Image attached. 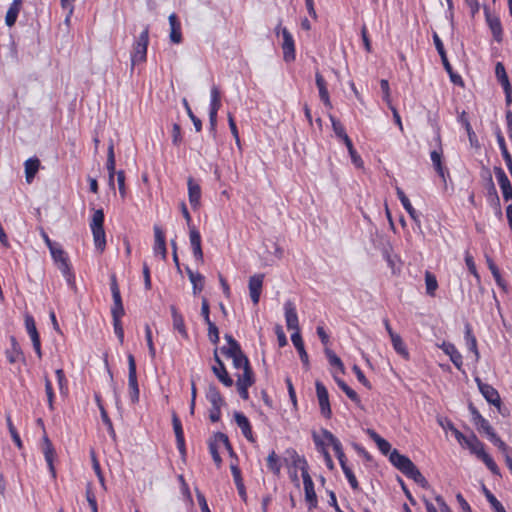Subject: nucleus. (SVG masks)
Wrapping results in <instances>:
<instances>
[{"label": "nucleus", "instance_id": "obj_41", "mask_svg": "<svg viewBox=\"0 0 512 512\" xmlns=\"http://www.w3.org/2000/svg\"><path fill=\"white\" fill-rule=\"evenodd\" d=\"M40 161L37 158H30L25 161L26 181L31 183L39 169Z\"/></svg>", "mask_w": 512, "mask_h": 512}, {"label": "nucleus", "instance_id": "obj_24", "mask_svg": "<svg viewBox=\"0 0 512 512\" xmlns=\"http://www.w3.org/2000/svg\"><path fill=\"white\" fill-rule=\"evenodd\" d=\"M315 82H316L317 88L319 90V97H320L321 101L323 102L325 107L331 109L332 104H331L329 92L327 89V83H326L324 77L319 72H316V74H315Z\"/></svg>", "mask_w": 512, "mask_h": 512}, {"label": "nucleus", "instance_id": "obj_17", "mask_svg": "<svg viewBox=\"0 0 512 512\" xmlns=\"http://www.w3.org/2000/svg\"><path fill=\"white\" fill-rule=\"evenodd\" d=\"M284 310L287 328L289 330H294V332H300L298 315L294 304L291 301H287L284 304Z\"/></svg>", "mask_w": 512, "mask_h": 512}, {"label": "nucleus", "instance_id": "obj_10", "mask_svg": "<svg viewBox=\"0 0 512 512\" xmlns=\"http://www.w3.org/2000/svg\"><path fill=\"white\" fill-rule=\"evenodd\" d=\"M214 361L216 365L212 367L213 373L223 385L231 387L233 385V379L228 374L223 361L218 355L217 349L214 351Z\"/></svg>", "mask_w": 512, "mask_h": 512}, {"label": "nucleus", "instance_id": "obj_49", "mask_svg": "<svg viewBox=\"0 0 512 512\" xmlns=\"http://www.w3.org/2000/svg\"><path fill=\"white\" fill-rule=\"evenodd\" d=\"M345 146L347 147L348 149V152H349V155L351 157V161L352 163L357 167V168H361L363 167V160L362 158L360 157V155L357 153V151L354 149V146H353V143L351 141V139H346V141L344 142Z\"/></svg>", "mask_w": 512, "mask_h": 512}, {"label": "nucleus", "instance_id": "obj_51", "mask_svg": "<svg viewBox=\"0 0 512 512\" xmlns=\"http://www.w3.org/2000/svg\"><path fill=\"white\" fill-rule=\"evenodd\" d=\"M267 467L275 475H279L280 470H281V464H280V461H279V457L277 456L275 451H272L268 455V457H267Z\"/></svg>", "mask_w": 512, "mask_h": 512}, {"label": "nucleus", "instance_id": "obj_48", "mask_svg": "<svg viewBox=\"0 0 512 512\" xmlns=\"http://www.w3.org/2000/svg\"><path fill=\"white\" fill-rule=\"evenodd\" d=\"M406 477L412 479L415 483L420 485L422 488H428L429 483L426 478L421 474L416 465L410 470Z\"/></svg>", "mask_w": 512, "mask_h": 512}, {"label": "nucleus", "instance_id": "obj_56", "mask_svg": "<svg viewBox=\"0 0 512 512\" xmlns=\"http://www.w3.org/2000/svg\"><path fill=\"white\" fill-rule=\"evenodd\" d=\"M325 355H326L328 362L331 366L337 367L341 373L345 372L342 360L332 350L326 348Z\"/></svg>", "mask_w": 512, "mask_h": 512}, {"label": "nucleus", "instance_id": "obj_23", "mask_svg": "<svg viewBox=\"0 0 512 512\" xmlns=\"http://www.w3.org/2000/svg\"><path fill=\"white\" fill-rule=\"evenodd\" d=\"M291 341H292L293 345L295 346L296 350L298 351L300 359H301L305 369L308 370L310 367L309 357L305 350L304 343H303L300 332H293L291 335Z\"/></svg>", "mask_w": 512, "mask_h": 512}, {"label": "nucleus", "instance_id": "obj_58", "mask_svg": "<svg viewBox=\"0 0 512 512\" xmlns=\"http://www.w3.org/2000/svg\"><path fill=\"white\" fill-rule=\"evenodd\" d=\"M479 459H481L485 463L487 468L494 475L501 476L499 467L497 466V464L495 463V461L492 459V457L489 454H487L486 452L482 453V456Z\"/></svg>", "mask_w": 512, "mask_h": 512}, {"label": "nucleus", "instance_id": "obj_2", "mask_svg": "<svg viewBox=\"0 0 512 512\" xmlns=\"http://www.w3.org/2000/svg\"><path fill=\"white\" fill-rule=\"evenodd\" d=\"M148 44L149 27L146 26L133 44V51L131 53V70L134 69L136 64L146 61Z\"/></svg>", "mask_w": 512, "mask_h": 512}, {"label": "nucleus", "instance_id": "obj_59", "mask_svg": "<svg viewBox=\"0 0 512 512\" xmlns=\"http://www.w3.org/2000/svg\"><path fill=\"white\" fill-rule=\"evenodd\" d=\"M221 352L229 358L243 353L240 344L235 341L229 345V347H222Z\"/></svg>", "mask_w": 512, "mask_h": 512}, {"label": "nucleus", "instance_id": "obj_46", "mask_svg": "<svg viewBox=\"0 0 512 512\" xmlns=\"http://www.w3.org/2000/svg\"><path fill=\"white\" fill-rule=\"evenodd\" d=\"M219 443H221V442L219 440H216L215 434L213 435V438H211L208 442L209 452H210V454L213 458V461L217 467H220L222 464V458L218 451Z\"/></svg>", "mask_w": 512, "mask_h": 512}, {"label": "nucleus", "instance_id": "obj_12", "mask_svg": "<svg viewBox=\"0 0 512 512\" xmlns=\"http://www.w3.org/2000/svg\"><path fill=\"white\" fill-rule=\"evenodd\" d=\"M494 173L498 181V184L502 190L504 200H512V185L506 173L500 166L494 167Z\"/></svg>", "mask_w": 512, "mask_h": 512}, {"label": "nucleus", "instance_id": "obj_32", "mask_svg": "<svg viewBox=\"0 0 512 512\" xmlns=\"http://www.w3.org/2000/svg\"><path fill=\"white\" fill-rule=\"evenodd\" d=\"M465 341L469 351H471L475 356V361H478L480 358V354L477 348V340L476 337L472 333V329L470 324L465 325Z\"/></svg>", "mask_w": 512, "mask_h": 512}, {"label": "nucleus", "instance_id": "obj_26", "mask_svg": "<svg viewBox=\"0 0 512 512\" xmlns=\"http://www.w3.org/2000/svg\"><path fill=\"white\" fill-rule=\"evenodd\" d=\"M469 411L472 415V421L478 430H482L484 433L491 430L489 422L479 413L478 409L473 405L472 402L468 405Z\"/></svg>", "mask_w": 512, "mask_h": 512}, {"label": "nucleus", "instance_id": "obj_25", "mask_svg": "<svg viewBox=\"0 0 512 512\" xmlns=\"http://www.w3.org/2000/svg\"><path fill=\"white\" fill-rule=\"evenodd\" d=\"M443 352L450 357L451 362L455 365L458 370H461L463 361L462 355L457 350L454 344L444 342L441 345Z\"/></svg>", "mask_w": 512, "mask_h": 512}, {"label": "nucleus", "instance_id": "obj_20", "mask_svg": "<svg viewBox=\"0 0 512 512\" xmlns=\"http://www.w3.org/2000/svg\"><path fill=\"white\" fill-rule=\"evenodd\" d=\"M234 419L238 427L241 429L242 434L249 442H255L252 427L248 418L241 412L234 413Z\"/></svg>", "mask_w": 512, "mask_h": 512}, {"label": "nucleus", "instance_id": "obj_21", "mask_svg": "<svg viewBox=\"0 0 512 512\" xmlns=\"http://www.w3.org/2000/svg\"><path fill=\"white\" fill-rule=\"evenodd\" d=\"M303 478V484H304V491H305V499L309 504V509H313L317 507V495L314 490V483L312 481V478L310 475H304Z\"/></svg>", "mask_w": 512, "mask_h": 512}, {"label": "nucleus", "instance_id": "obj_11", "mask_svg": "<svg viewBox=\"0 0 512 512\" xmlns=\"http://www.w3.org/2000/svg\"><path fill=\"white\" fill-rule=\"evenodd\" d=\"M484 13L487 25L489 26L493 38L495 41L500 43L503 40V29L502 24L498 16L493 15L488 7H484Z\"/></svg>", "mask_w": 512, "mask_h": 512}, {"label": "nucleus", "instance_id": "obj_50", "mask_svg": "<svg viewBox=\"0 0 512 512\" xmlns=\"http://www.w3.org/2000/svg\"><path fill=\"white\" fill-rule=\"evenodd\" d=\"M6 423H7V427H8V430H9V433L11 435L13 442L19 449H22L23 448L22 440H21L15 426L13 425L11 416L9 414L6 415Z\"/></svg>", "mask_w": 512, "mask_h": 512}, {"label": "nucleus", "instance_id": "obj_40", "mask_svg": "<svg viewBox=\"0 0 512 512\" xmlns=\"http://www.w3.org/2000/svg\"><path fill=\"white\" fill-rule=\"evenodd\" d=\"M231 472H232V475H233V478H234V481H235V484H236V487H237V490H238V493H239L240 497L244 501H246L247 494H246L245 486H244V483H243V480H242V477H241L240 469L238 468L237 465L232 464L231 465Z\"/></svg>", "mask_w": 512, "mask_h": 512}, {"label": "nucleus", "instance_id": "obj_15", "mask_svg": "<svg viewBox=\"0 0 512 512\" xmlns=\"http://www.w3.org/2000/svg\"><path fill=\"white\" fill-rule=\"evenodd\" d=\"M189 240L195 260L203 262V250L201 246V235L195 226L190 227Z\"/></svg>", "mask_w": 512, "mask_h": 512}, {"label": "nucleus", "instance_id": "obj_52", "mask_svg": "<svg viewBox=\"0 0 512 512\" xmlns=\"http://www.w3.org/2000/svg\"><path fill=\"white\" fill-rule=\"evenodd\" d=\"M425 284H426V293L429 296H434L435 291L438 288V283L436 277L429 271L425 273Z\"/></svg>", "mask_w": 512, "mask_h": 512}, {"label": "nucleus", "instance_id": "obj_30", "mask_svg": "<svg viewBox=\"0 0 512 512\" xmlns=\"http://www.w3.org/2000/svg\"><path fill=\"white\" fill-rule=\"evenodd\" d=\"M396 194H397L398 199L400 200L402 206L409 214V216L414 220V222L419 224L420 223L419 216H418L416 210L413 208L410 200L408 199V197L406 196L404 191L401 188L396 187Z\"/></svg>", "mask_w": 512, "mask_h": 512}, {"label": "nucleus", "instance_id": "obj_4", "mask_svg": "<svg viewBox=\"0 0 512 512\" xmlns=\"http://www.w3.org/2000/svg\"><path fill=\"white\" fill-rule=\"evenodd\" d=\"M127 359L129 396L132 403H137L139 401L140 391L137 380L136 361L132 354H128Z\"/></svg>", "mask_w": 512, "mask_h": 512}, {"label": "nucleus", "instance_id": "obj_9", "mask_svg": "<svg viewBox=\"0 0 512 512\" xmlns=\"http://www.w3.org/2000/svg\"><path fill=\"white\" fill-rule=\"evenodd\" d=\"M42 452L48 465L49 472L53 479L56 478V469L54 467V459L56 457V451L53 447L52 442L46 434L42 438Z\"/></svg>", "mask_w": 512, "mask_h": 512}, {"label": "nucleus", "instance_id": "obj_36", "mask_svg": "<svg viewBox=\"0 0 512 512\" xmlns=\"http://www.w3.org/2000/svg\"><path fill=\"white\" fill-rule=\"evenodd\" d=\"M11 348L6 350V357L10 363L17 362L23 355L21 347L14 336L10 337Z\"/></svg>", "mask_w": 512, "mask_h": 512}, {"label": "nucleus", "instance_id": "obj_6", "mask_svg": "<svg viewBox=\"0 0 512 512\" xmlns=\"http://www.w3.org/2000/svg\"><path fill=\"white\" fill-rule=\"evenodd\" d=\"M110 289L113 298V306L111 307V315L112 317L118 316L122 317L125 314V310L122 303L120 289L117 283L116 276L113 274L111 276Z\"/></svg>", "mask_w": 512, "mask_h": 512}, {"label": "nucleus", "instance_id": "obj_38", "mask_svg": "<svg viewBox=\"0 0 512 512\" xmlns=\"http://www.w3.org/2000/svg\"><path fill=\"white\" fill-rule=\"evenodd\" d=\"M430 157L436 173L445 181L446 169L442 164V151L433 150L430 153Z\"/></svg>", "mask_w": 512, "mask_h": 512}, {"label": "nucleus", "instance_id": "obj_45", "mask_svg": "<svg viewBox=\"0 0 512 512\" xmlns=\"http://www.w3.org/2000/svg\"><path fill=\"white\" fill-rule=\"evenodd\" d=\"M482 491L487 499V501L490 503L491 507L493 508L494 512H506L504 506L501 504L500 501L491 493V491L483 484L482 485Z\"/></svg>", "mask_w": 512, "mask_h": 512}, {"label": "nucleus", "instance_id": "obj_33", "mask_svg": "<svg viewBox=\"0 0 512 512\" xmlns=\"http://www.w3.org/2000/svg\"><path fill=\"white\" fill-rule=\"evenodd\" d=\"M206 398L211 406H223L225 401L215 384H210L206 391Z\"/></svg>", "mask_w": 512, "mask_h": 512}, {"label": "nucleus", "instance_id": "obj_13", "mask_svg": "<svg viewBox=\"0 0 512 512\" xmlns=\"http://www.w3.org/2000/svg\"><path fill=\"white\" fill-rule=\"evenodd\" d=\"M254 382L255 379L253 371L243 372L242 375H238L236 386L238 393L243 400H247L249 398L248 388L251 387Z\"/></svg>", "mask_w": 512, "mask_h": 512}, {"label": "nucleus", "instance_id": "obj_61", "mask_svg": "<svg viewBox=\"0 0 512 512\" xmlns=\"http://www.w3.org/2000/svg\"><path fill=\"white\" fill-rule=\"evenodd\" d=\"M183 104H184V107L187 111L189 118L191 119V121L194 124L195 130L197 132H200L202 130V121L197 116L194 115V113L191 110L189 103L186 99H183Z\"/></svg>", "mask_w": 512, "mask_h": 512}, {"label": "nucleus", "instance_id": "obj_39", "mask_svg": "<svg viewBox=\"0 0 512 512\" xmlns=\"http://www.w3.org/2000/svg\"><path fill=\"white\" fill-rule=\"evenodd\" d=\"M433 42L435 44V47H436V50H437L438 54L440 55L442 64L444 66V69L446 71H449L451 64H450V62H449V60L447 58L443 42L441 41L440 37L438 36V34L436 32L433 33Z\"/></svg>", "mask_w": 512, "mask_h": 512}, {"label": "nucleus", "instance_id": "obj_64", "mask_svg": "<svg viewBox=\"0 0 512 512\" xmlns=\"http://www.w3.org/2000/svg\"><path fill=\"white\" fill-rule=\"evenodd\" d=\"M113 318V326H114V332L120 342V344H123L124 342V329L121 323V317L115 316Z\"/></svg>", "mask_w": 512, "mask_h": 512}, {"label": "nucleus", "instance_id": "obj_35", "mask_svg": "<svg viewBox=\"0 0 512 512\" xmlns=\"http://www.w3.org/2000/svg\"><path fill=\"white\" fill-rule=\"evenodd\" d=\"M21 4V0H14L11 3L5 17V23L8 27H12L15 24L20 11Z\"/></svg>", "mask_w": 512, "mask_h": 512}, {"label": "nucleus", "instance_id": "obj_60", "mask_svg": "<svg viewBox=\"0 0 512 512\" xmlns=\"http://www.w3.org/2000/svg\"><path fill=\"white\" fill-rule=\"evenodd\" d=\"M25 326L31 339L40 337L36 328L35 321L31 315H26Z\"/></svg>", "mask_w": 512, "mask_h": 512}, {"label": "nucleus", "instance_id": "obj_28", "mask_svg": "<svg viewBox=\"0 0 512 512\" xmlns=\"http://www.w3.org/2000/svg\"><path fill=\"white\" fill-rule=\"evenodd\" d=\"M169 25H170V35L169 38L171 42L175 44H179L182 41V33H181V23L178 20L176 14L172 13L169 16Z\"/></svg>", "mask_w": 512, "mask_h": 512}, {"label": "nucleus", "instance_id": "obj_31", "mask_svg": "<svg viewBox=\"0 0 512 512\" xmlns=\"http://www.w3.org/2000/svg\"><path fill=\"white\" fill-rule=\"evenodd\" d=\"M367 435L376 443L378 449L384 455H390L391 453V445L390 443L382 438L375 430L367 429Z\"/></svg>", "mask_w": 512, "mask_h": 512}, {"label": "nucleus", "instance_id": "obj_55", "mask_svg": "<svg viewBox=\"0 0 512 512\" xmlns=\"http://www.w3.org/2000/svg\"><path fill=\"white\" fill-rule=\"evenodd\" d=\"M330 120H331V123H332L333 131H334V133L336 134V136L338 138L343 140V142H345L346 139H350L349 136L347 135L343 125L340 123L339 120H337L332 115H330Z\"/></svg>", "mask_w": 512, "mask_h": 512}, {"label": "nucleus", "instance_id": "obj_57", "mask_svg": "<svg viewBox=\"0 0 512 512\" xmlns=\"http://www.w3.org/2000/svg\"><path fill=\"white\" fill-rule=\"evenodd\" d=\"M488 267L499 287H501L503 290H506L507 285L506 282L501 277L500 271L498 267L495 265V263L492 260H488Z\"/></svg>", "mask_w": 512, "mask_h": 512}, {"label": "nucleus", "instance_id": "obj_37", "mask_svg": "<svg viewBox=\"0 0 512 512\" xmlns=\"http://www.w3.org/2000/svg\"><path fill=\"white\" fill-rule=\"evenodd\" d=\"M96 249L102 253L106 247V235L104 227L91 228Z\"/></svg>", "mask_w": 512, "mask_h": 512}, {"label": "nucleus", "instance_id": "obj_8", "mask_svg": "<svg viewBox=\"0 0 512 512\" xmlns=\"http://www.w3.org/2000/svg\"><path fill=\"white\" fill-rule=\"evenodd\" d=\"M389 461L405 476L415 466V464L405 455L400 454L397 449H393L389 455Z\"/></svg>", "mask_w": 512, "mask_h": 512}, {"label": "nucleus", "instance_id": "obj_53", "mask_svg": "<svg viewBox=\"0 0 512 512\" xmlns=\"http://www.w3.org/2000/svg\"><path fill=\"white\" fill-rule=\"evenodd\" d=\"M495 74L502 87L511 85L505 67L501 62H497L495 66Z\"/></svg>", "mask_w": 512, "mask_h": 512}, {"label": "nucleus", "instance_id": "obj_44", "mask_svg": "<svg viewBox=\"0 0 512 512\" xmlns=\"http://www.w3.org/2000/svg\"><path fill=\"white\" fill-rule=\"evenodd\" d=\"M391 342H392V346H393L394 350L400 356H402L406 360L409 359V352H408L406 345L400 335H398V334L392 335Z\"/></svg>", "mask_w": 512, "mask_h": 512}, {"label": "nucleus", "instance_id": "obj_22", "mask_svg": "<svg viewBox=\"0 0 512 512\" xmlns=\"http://www.w3.org/2000/svg\"><path fill=\"white\" fill-rule=\"evenodd\" d=\"M462 444H465L471 453L475 454L478 458L482 456V453L486 452L484 444L473 432L469 436H465V439H462Z\"/></svg>", "mask_w": 512, "mask_h": 512}, {"label": "nucleus", "instance_id": "obj_42", "mask_svg": "<svg viewBox=\"0 0 512 512\" xmlns=\"http://www.w3.org/2000/svg\"><path fill=\"white\" fill-rule=\"evenodd\" d=\"M313 441H314L315 445L317 446V448L322 452L327 468L329 470H333L335 466H334L333 460L331 458V455L324 447V442L320 439V437L316 433H313Z\"/></svg>", "mask_w": 512, "mask_h": 512}, {"label": "nucleus", "instance_id": "obj_63", "mask_svg": "<svg viewBox=\"0 0 512 512\" xmlns=\"http://www.w3.org/2000/svg\"><path fill=\"white\" fill-rule=\"evenodd\" d=\"M342 470H343V473L345 474V477L347 478L351 488L353 490H358L359 489V483H358V481L356 479L355 474L351 470V468L347 465V466H344L342 468Z\"/></svg>", "mask_w": 512, "mask_h": 512}, {"label": "nucleus", "instance_id": "obj_43", "mask_svg": "<svg viewBox=\"0 0 512 512\" xmlns=\"http://www.w3.org/2000/svg\"><path fill=\"white\" fill-rule=\"evenodd\" d=\"M334 380L337 383L338 387L346 394V396L353 401L356 404H360V398L358 394L350 388L344 380L341 378H338L337 376H334Z\"/></svg>", "mask_w": 512, "mask_h": 512}, {"label": "nucleus", "instance_id": "obj_7", "mask_svg": "<svg viewBox=\"0 0 512 512\" xmlns=\"http://www.w3.org/2000/svg\"><path fill=\"white\" fill-rule=\"evenodd\" d=\"M315 387H316V394H317L321 414L326 419H329V418H331L332 411H331V407H330L328 391H327L325 385L320 381L315 382Z\"/></svg>", "mask_w": 512, "mask_h": 512}, {"label": "nucleus", "instance_id": "obj_5", "mask_svg": "<svg viewBox=\"0 0 512 512\" xmlns=\"http://www.w3.org/2000/svg\"><path fill=\"white\" fill-rule=\"evenodd\" d=\"M475 382L486 401L495 406L498 411L501 412V398L498 391L490 384L482 382L479 377L475 378Z\"/></svg>", "mask_w": 512, "mask_h": 512}, {"label": "nucleus", "instance_id": "obj_3", "mask_svg": "<svg viewBox=\"0 0 512 512\" xmlns=\"http://www.w3.org/2000/svg\"><path fill=\"white\" fill-rule=\"evenodd\" d=\"M109 185L114 186V175L117 174V182L120 194L124 197L125 195V173L123 170L118 172L115 171V154L114 145L110 143L107 150V163H106Z\"/></svg>", "mask_w": 512, "mask_h": 512}, {"label": "nucleus", "instance_id": "obj_14", "mask_svg": "<svg viewBox=\"0 0 512 512\" xmlns=\"http://www.w3.org/2000/svg\"><path fill=\"white\" fill-rule=\"evenodd\" d=\"M282 37H283V58L286 62H291L295 60V45L294 39L291 33L287 30V28L282 29Z\"/></svg>", "mask_w": 512, "mask_h": 512}, {"label": "nucleus", "instance_id": "obj_27", "mask_svg": "<svg viewBox=\"0 0 512 512\" xmlns=\"http://www.w3.org/2000/svg\"><path fill=\"white\" fill-rule=\"evenodd\" d=\"M188 195L191 206L196 209L200 205L201 188L199 184L190 177L188 179Z\"/></svg>", "mask_w": 512, "mask_h": 512}, {"label": "nucleus", "instance_id": "obj_47", "mask_svg": "<svg viewBox=\"0 0 512 512\" xmlns=\"http://www.w3.org/2000/svg\"><path fill=\"white\" fill-rule=\"evenodd\" d=\"M232 360H233V366L236 369L242 368L243 372H251V371H253L251 366H250L249 359L247 358V356L244 353H241L239 355H236V356L232 357Z\"/></svg>", "mask_w": 512, "mask_h": 512}, {"label": "nucleus", "instance_id": "obj_62", "mask_svg": "<svg viewBox=\"0 0 512 512\" xmlns=\"http://www.w3.org/2000/svg\"><path fill=\"white\" fill-rule=\"evenodd\" d=\"M104 227V212L103 209L95 210L92 220L90 223V228H99Z\"/></svg>", "mask_w": 512, "mask_h": 512}, {"label": "nucleus", "instance_id": "obj_1", "mask_svg": "<svg viewBox=\"0 0 512 512\" xmlns=\"http://www.w3.org/2000/svg\"><path fill=\"white\" fill-rule=\"evenodd\" d=\"M50 253L54 262L57 264L58 269L65 277L67 284L71 288H75V276L71 271L66 252L62 249L60 244H57L56 246L51 247Z\"/></svg>", "mask_w": 512, "mask_h": 512}, {"label": "nucleus", "instance_id": "obj_34", "mask_svg": "<svg viewBox=\"0 0 512 512\" xmlns=\"http://www.w3.org/2000/svg\"><path fill=\"white\" fill-rule=\"evenodd\" d=\"M287 452L291 455L292 465L295 468L300 469L302 477H304V475H309L307 460L303 456H300L294 449L288 450Z\"/></svg>", "mask_w": 512, "mask_h": 512}, {"label": "nucleus", "instance_id": "obj_29", "mask_svg": "<svg viewBox=\"0 0 512 512\" xmlns=\"http://www.w3.org/2000/svg\"><path fill=\"white\" fill-rule=\"evenodd\" d=\"M170 310L172 315L173 328L178 331L183 338L188 339L189 336L186 330L183 316L178 312L174 305L170 306Z\"/></svg>", "mask_w": 512, "mask_h": 512}, {"label": "nucleus", "instance_id": "obj_54", "mask_svg": "<svg viewBox=\"0 0 512 512\" xmlns=\"http://www.w3.org/2000/svg\"><path fill=\"white\" fill-rule=\"evenodd\" d=\"M221 107V93L216 85L211 87V102L209 110L219 111Z\"/></svg>", "mask_w": 512, "mask_h": 512}, {"label": "nucleus", "instance_id": "obj_19", "mask_svg": "<svg viewBox=\"0 0 512 512\" xmlns=\"http://www.w3.org/2000/svg\"><path fill=\"white\" fill-rule=\"evenodd\" d=\"M154 237V254L161 255L162 259L165 260L167 258L165 235L163 230L157 225L154 226Z\"/></svg>", "mask_w": 512, "mask_h": 512}, {"label": "nucleus", "instance_id": "obj_18", "mask_svg": "<svg viewBox=\"0 0 512 512\" xmlns=\"http://www.w3.org/2000/svg\"><path fill=\"white\" fill-rule=\"evenodd\" d=\"M264 274H255L249 279V292L254 304H258L262 292Z\"/></svg>", "mask_w": 512, "mask_h": 512}, {"label": "nucleus", "instance_id": "obj_16", "mask_svg": "<svg viewBox=\"0 0 512 512\" xmlns=\"http://www.w3.org/2000/svg\"><path fill=\"white\" fill-rule=\"evenodd\" d=\"M172 425L176 437L177 448L180 454L184 457L186 455L184 432L182 423L175 412L172 413Z\"/></svg>", "mask_w": 512, "mask_h": 512}]
</instances>
